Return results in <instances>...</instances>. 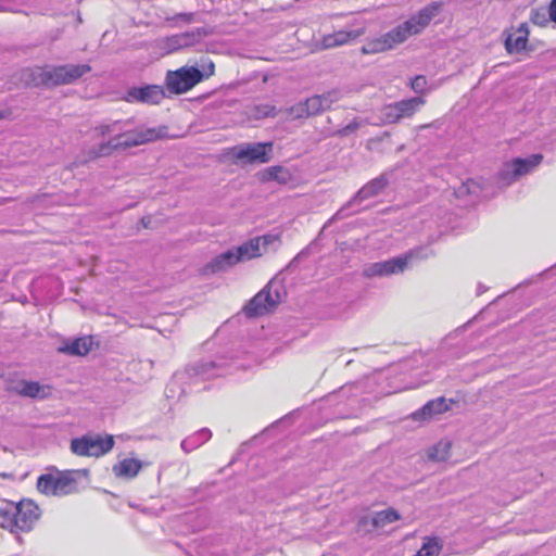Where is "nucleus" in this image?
I'll return each instance as SVG.
<instances>
[{
    "instance_id": "obj_34",
    "label": "nucleus",
    "mask_w": 556,
    "mask_h": 556,
    "mask_svg": "<svg viewBox=\"0 0 556 556\" xmlns=\"http://www.w3.org/2000/svg\"><path fill=\"white\" fill-rule=\"evenodd\" d=\"M390 50L387 42H384V38L381 35L379 38H376L366 45L363 46L362 52L364 54H374V53H380Z\"/></svg>"
},
{
    "instance_id": "obj_36",
    "label": "nucleus",
    "mask_w": 556,
    "mask_h": 556,
    "mask_svg": "<svg viewBox=\"0 0 556 556\" xmlns=\"http://www.w3.org/2000/svg\"><path fill=\"white\" fill-rule=\"evenodd\" d=\"M530 20L535 25L546 26L549 17H547V12L544 9H534L531 11Z\"/></svg>"
},
{
    "instance_id": "obj_39",
    "label": "nucleus",
    "mask_w": 556,
    "mask_h": 556,
    "mask_svg": "<svg viewBox=\"0 0 556 556\" xmlns=\"http://www.w3.org/2000/svg\"><path fill=\"white\" fill-rule=\"evenodd\" d=\"M426 85H427V79L425 76L422 75H418L416 76L412 83H410V87L412 89L417 92V93H420L425 90L426 88Z\"/></svg>"
},
{
    "instance_id": "obj_30",
    "label": "nucleus",
    "mask_w": 556,
    "mask_h": 556,
    "mask_svg": "<svg viewBox=\"0 0 556 556\" xmlns=\"http://www.w3.org/2000/svg\"><path fill=\"white\" fill-rule=\"evenodd\" d=\"M513 168H515L513 161L505 163L503 165V167L501 168V170L498 172V174L496 176V184L498 186L507 187L511 182H514L516 179H518V176L515 175V170H513Z\"/></svg>"
},
{
    "instance_id": "obj_22",
    "label": "nucleus",
    "mask_w": 556,
    "mask_h": 556,
    "mask_svg": "<svg viewBox=\"0 0 556 556\" xmlns=\"http://www.w3.org/2000/svg\"><path fill=\"white\" fill-rule=\"evenodd\" d=\"M190 376H199L203 379H212L223 375V369L215 361H202L188 368Z\"/></svg>"
},
{
    "instance_id": "obj_16",
    "label": "nucleus",
    "mask_w": 556,
    "mask_h": 556,
    "mask_svg": "<svg viewBox=\"0 0 556 556\" xmlns=\"http://www.w3.org/2000/svg\"><path fill=\"white\" fill-rule=\"evenodd\" d=\"M10 389L21 396L36 400H45L51 395V387L37 381L20 380Z\"/></svg>"
},
{
    "instance_id": "obj_41",
    "label": "nucleus",
    "mask_w": 556,
    "mask_h": 556,
    "mask_svg": "<svg viewBox=\"0 0 556 556\" xmlns=\"http://www.w3.org/2000/svg\"><path fill=\"white\" fill-rule=\"evenodd\" d=\"M214 70H215L214 63L210 62L208 65H207V71L203 72L204 75H205V78L210 77L211 75H213L214 74Z\"/></svg>"
},
{
    "instance_id": "obj_25",
    "label": "nucleus",
    "mask_w": 556,
    "mask_h": 556,
    "mask_svg": "<svg viewBox=\"0 0 556 556\" xmlns=\"http://www.w3.org/2000/svg\"><path fill=\"white\" fill-rule=\"evenodd\" d=\"M212 438V432L207 428H202L194 432L193 434L187 437L181 441V448L186 453H190L201 445H203L205 442H207Z\"/></svg>"
},
{
    "instance_id": "obj_40",
    "label": "nucleus",
    "mask_w": 556,
    "mask_h": 556,
    "mask_svg": "<svg viewBox=\"0 0 556 556\" xmlns=\"http://www.w3.org/2000/svg\"><path fill=\"white\" fill-rule=\"evenodd\" d=\"M549 20L556 23V0H552L548 7Z\"/></svg>"
},
{
    "instance_id": "obj_9",
    "label": "nucleus",
    "mask_w": 556,
    "mask_h": 556,
    "mask_svg": "<svg viewBox=\"0 0 556 556\" xmlns=\"http://www.w3.org/2000/svg\"><path fill=\"white\" fill-rule=\"evenodd\" d=\"M212 27H198L180 34L164 37L160 40V48L166 53H174L176 51L194 47L200 43L205 37L213 35Z\"/></svg>"
},
{
    "instance_id": "obj_13",
    "label": "nucleus",
    "mask_w": 556,
    "mask_h": 556,
    "mask_svg": "<svg viewBox=\"0 0 556 556\" xmlns=\"http://www.w3.org/2000/svg\"><path fill=\"white\" fill-rule=\"evenodd\" d=\"M337 100L336 91L313 96L306 99L305 102L293 106L291 112L298 118L317 115L323 111L330 109L331 104Z\"/></svg>"
},
{
    "instance_id": "obj_23",
    "label": "nucleus",
    "mask_w": 556,
    "mask_h": 556,
    "mask_svg": "<svg viewBox=\"0 0 556 556\" xmlns=\"http://www.w3.org/2000/svg\"><path fill=\"white\" fill-rule=\"evenodd\" d=\"M141 468L142 464L140 460L135 458H125L115 464L112 471L117 478L129 480L134 479Z\"/></svg>"
},
{
    "instance_id": "obj_42",
    "label": "nucleus",
    "mask_w": 556,
    "mask_h": 556,
    "mask_svg": "<svg viewBox=\"0 0 556 556\" xmlns=\"http://www.w3.org/2000/svg\"><path fill=\"white\" fill-rule=\"evenodd\" d=\"M0 11H9V10L4 7H0Z\"/></svg>"
},
{
    "instance_id": "obj_31",
    "label": "nucleus",
    "mask_w": 556,
    "mask_h": 556,
    "mask_svg": "<svg viewBox=\"0 0 556 556\" xmlns=\"http://www.w3.org/2000/svg\"><path fill=\"white\" fill-rule=\"evenodd\" d=\"M481 192V186L473 179H467L462 182L459 187L455 189V195L457 198H464L466 195L479 197Z\"/></svg>"
},
{
    "instance_id": "obj_17",
    "label": "nucleus",
    "mask_w": 556,
    "mask_h": 556,
    "mask_svg": "<svg viewBox=\"0 0 556 556\" xmlns=\"http://www.w3.org/2000/svg\"><path fill=\"white\" fill-rule=\"evenodd\" d=\"M88 469H79V470H66L60 472L56 476L55 488H56V496H64L71 493H74L78 490V476L88 477Z\"/></svg>"
},
{
    "instance_id": "obj_7",
    "label": "nucleus",
    "mask_w": 556,
    "mask_h": 556,
    "mask_svg": "<svg viewBox=\"0 0 556 556\" xmlns=\"http://www.w3.org/2000/svg\"><path fill=\"white\" fill-rule=\"evenodd\" d=\"M204 78V73L198 67L182 66L166 73L165 87L170 94H181L192 89Z\"/></svg>"
},
{
    "instance_id": "obj_1",
    "label": "nucleus",
    "mask_w": 556,
    "mask_h": 556,
    "mask_svg": "<svg viewBox=\"0 0 556 556\" xmlns=\"http://www.w3.org/2000/svg\"><path fill=\"white\" fill-rule=\"evenodd\" d=\"M123 123L115 121L111 124H103L98 127L102 136L117 132L110 141L101 143L97 156H104L111 153L112 150L117 148H130L143 143L152 142L164 136V128H146L135 131L124 130Z\"/></svg>"
},
{
    "instance_id": "obj_12",
    "label": "nucleus",
    "mask_w": 556,
    "mask_h": 556,
    "mask_svg": "<svg viewBox=\"0 0 556 556\" xmlns=\"http://www.w3.org/2000/svg\"><path fill=\"white\" fill-rule=\"evenodd\" d=\"M391 172H384L378 177L371 179L366 185H364L353 197V199L341 210L337 212L333 218H343L348 216L345 211L353 206L354 204H359L365 200L377 197L389 186Z\"/></svg>"
},
{
    "instance_id": "obj_33",
    "label": "nucleus",
    "mask_w": 556,
    "mask_h": 556,
    "mask_svg": "<svg viewBox=\"0 0 556 556\" xmlns=\"http://www.w3.org/2000/svg\"><path fill=\"white\" fill-rule=\"evenodd\" d=\"M451 443L447 441H440L437 445L432 446L429 451V458L443 462L448 457Z\"/></svg>"
},
{
    "instance_id": "obj_35",
    "label": "nucleus",
    "mask_w": 556,
    "mask_h": 556,
    "mask_svg": "<svg viewBox=\"0 0 556 556\" xmlns=\"http://www.w3.org/2000/svg\"><path fill=\"white\" fill-rule=\"evenodd\" d=\"M366 124H368V123L363 119L354 118L349 124H346L344 127L339 129L338 135L342 136V137L349 136Z\"/></svg>"
},
{
    "instance_id": "obj_8",
    "label": "nucleus",
    "mask_w": 556,
    "mask_h": 556,
    "mask_svg": "<svg viewBox=\"0 0 556 556\" xmlns=\"http://www.w3.org/2000/svg\"><path fill=\"white\" fill-rule=\"evenodd\" d=\"M424 104L421 97L386 104L380 109V122L382 125L397 124L404 118H410Z\"/></svg>"
},
{
    "instance_id": "obj_15",
    "label": "nucleus",
    "mask_w": 556,
    "mask_h": 556,
    "mask_svg": "<svg viewBox=\"0 0 556 556\" xmlns=\"http://www.w3.org/2000/svg\"><path fill=\"white\" fill-rule=\"evenodd\" d=\"M277 240L276 236L265 235L242 243L236 248L240 262L261 256L263 252H266L267 247Z\"/></svg>"
},
{
    "instance_id": "obj_37",
    "label": "nucleus",
    "mask_w": 556,
    "mask_h": 556,
    "mask_svg": "<svg viewBox=\"0 0 556 556\" xmlns=\"http://www.w3.org/2000/svg\"><path fill=\"white\" fill-rule=\"evenodd\" d=\"M254 111H255L254 116L256 118H265V117L276 115V108L273 105H269V104L256 105Z\"/></svg>"
},
{
    "instance_id": "obj_21",
    "label": "nucleus",
    "mask_w": 556,
    "mask_h": 556,
    "mask_svg": "<svg viewBox=\"0 0 556 556\" xmlns=\"http://www.w3.org/2000/svg\"><path fill=\"white\" fill-rule=\"evenodd\" d=\"M240 262V256H238L236 249L228 250L215 258H213L207 265H206V271L210 273H218L226 270L227 268L236 265Z\"/></svg>"
},
{
    "instance_id": "obj_28",
    "label": "nucleus",
    "mask_w": 556,
    "mask_h": 556,
    "mask_svg": "<svg viewBox=\"0 0 556 556\" xmlns=\"http://www.w3.org/2000/svg\"><path fill=\"white\" fill-rule=\"evenodd\" d=\"M262 181H277L286 185L291 180L290 172L282 166H271L262 173Z\"/></svg>"
},
{
    "instance_id": "obj_3",
    "label": "nucleus",
    "mask_w": 556,
    "mask_h": 556,
    "mask_svg": "<svg viewBox=\"0 0 556 556\" xmlns=\"http://www.w3.org/2000/svg\"><path fill=\"white\" fill-rule=\"evenodd\" d=\"M40 515V508L31 500L8 502L0 508V528L12 533L29 532Z\"/></svg>"
},
{
    "instance_id": "obj_2",
    "label": "nucleus",
    "mask_w": 556,
    "mask_h": 556,
    "mask_svg": "<svg viewBox=\"0 0 556 556\" xmlns=\"http://www.w3.org/2000/svg\"><path fill=\"white\" fill-rule=\"evenodd\" d=\"M442 3L432 1L413 14L408 20L383 34L384 42L391 49L405 42L409 37L421 34L441 11Z\"/></svg>"
},
{
    "instance_id": "obj_29",
    "label": "nucleus",
    "mask_w": 556,
    "mask_h": 556,
    "mask_svg": "<svg viewBox=\"0 0 556 556\" xmlns=\"http://www.w3.org/2000/svg\"><path fill=\"white\" fill-rule=\"evenodd\" d=\"M443 542L439 538H426L420 549L413 556H439Z\"/></svg>"
},
{
    "instance_id": "obj_4",
    "label": "nucleus",
    "mask_w": 556,
    "mask_h": 556,
    "mask_svg": "<svg viewBox=\"0 0 556 556\" xmlns=\"http://www.w3.org/2000/svg\"><path fill=\"white\" fill-rule=\"evenodd\" d=\"M90 71L88 64L46 65L33 73V81L45 87L70 85Z\"/></svg>"
},
{
    "instance_id": "obj_6",
    "label": "nucleus",
    "mask_w": 556,
    "mask_h": 556,
    "mask_svg": "<svg viewBox=\"0 0 556 556\" xmlns=\"http://www.w3.org/2000/svg\"><path fill=\"white\" fill-rule=\"evenodd\" d=\"M282 287L270 281L244 306L248 317H257L274 311L281 302Z\"/></svg>"
},
{
    "instance_id": "obj_27",
    "label": "nucleus",
    "mask_w": 556,
    "mask_h": 556,
    "mask_svg": "<svg viewBox=\"0 0 556 556\" xmlns=\"http://www.w3.org/2000/svg\"><path fill=\"white\" fill-rule=\"evenodd\" d=\"M92 340L88 337L77 338L72 342L65 344L60 351L70 355H86L91 350Z\"/></svg>"
},
{
    "instance_id": "obj_14",
    "label": "nucleus",
    "mask_w": 556,
    "mask_h": 556,
    "mask_svg": "<svg viewBox=\"0 0 556 556\" xmlns=\"http://www.w3.org/2000/svg\"><path fill=\"white\" fill-rule=\"evenodd\" d=\"M166 97L165 89L159 85H144L131 87L124 94L123 99L128 103H144L155 105Z\"/></svg>"
},
{
    "instance_id": "obj_18",
    "label": "nucleus",
    "mask_w": 556,
    "mask_h": 556,
    "mask_svg": "<svg viewBox=\"0 0 556 556\" xmlns=\"http://www.w3.org/2000/svg\"><path fill=\"white\" fill-rule=\"evenodd\" d=\"M453 400H446L441 396L435 400L427 402L420 409L413 413L412 417L415 420H427L435 415L447 412L453 404Z\"/></svg>"
},
{
    "instance_id": "obj_11",
    "label": "nucleus",
    "mask_w": 556,
    "mask_h": 556,
    "mask_svg": "<svg viewBox=\"0 0 556 556\" xmlns=\"http://www.w3.org/2000/svg\"><path fill=\"white\" fill-rule=\"evenodd\" d=\"M114 446L112 435L105 438L84 435L71 441V451L77 456L100 457L109 453Z\"/></svg>"
},
{
    "instance_id": "obj_10",
    "label": "nucleus",
    "mask_w": 556,
    "mask_h": 556,
    "mask_svg": "<svg viewBox=\"0 0 556 556\" xmlns=\"http://www.w3.org/2000/svg\"><path fill=\"white\" fill-rule=\"evenodd\" d=\"M273 142H253L235 146L230 155L242 164H263L271 159Z\"/></svg>"
},
{
    "instance_id": "obj_19",
    "label": "nucleus",
    "mask_w": 556,
    "mask_h": 556,
    "mask_svg": "<svg viewBox=\"0 0 556 556\" xmlns=\"http://www.w3.org/2000/svg\"><path fill=\"white\" fill-rule=\"evenodd\" d=\"M529 38V27L527 23H521L513 34L505 38V49L509 54L519 53L527 47Z\"/></svg>"
},
{
    "instance_id": "obj_43",
    "label": "nucleus",
    "mask_w": 556,
    "mask_h": 556,
    "mask_svg": "<svg viewBox=\"0 0 556 556\" xmlns=\"http://www.w3.org/2000/svg\"><path fill=\"white\" fill-rule=\"evenodd\" d=\"M4 118V113L0 112V119Z\"/></svg>"
},
{
    "instance_id": "obj_5",
    "label": "nucleus",
    "mask_w": 556,
    "mask_h": 556,
    "mask_svg": "<svg viewBox=\"0 0 556 556\" xmlns=\"http://www.w3.org/2000/svg\"><path fill=\"white\" fill-rule=\"evenodd\" d=\"M431 251L427 248L419 247L410 250L402 256L392 257L383 262L369 264L363 270L366 278L384 277L404 271L409 261L414 258H427L431 255Z\"/></svg>"
},
{
    "instance_id": "obj_24",
    "label": "nucleus",
    "mask_w": 556,
    "mask_h": 556,
    "mask_svg": "<svg viewBox=\"0 0 556 556\" xmlns=\"http://www.w3.org/2000/svg\"><path fill=\"white\" fill-rule=\"evenodd\" d=\"M401 518L400 514L394 508H387L375 513L371 517L362 519L363 525L370 522L372 528H383Z\"/></svg>"
},
{
    "instance_id": "obj_38",
    "label": "nucleus",
    "mask_w": 556,
    "mask_h": 556,
    "mask_svg": "<svg viewBox=\"0 0 556 556\" xmlns=\"http://www.w3.org/2000/svg\"><path fill=\"white\" fill-rule=\"evenodd\" d=\"M195 14L194 13H177L173 16L166 17L168 23H172L173 26H176L175 22L181 21L184 24H191L194 22Z\"/></svg>"
},
{
    "instance_id": "obj_26",
    "label": "nucleus",
    "mask_w": 556,
    "mask_h": 556,
    "mask_svg": "<svg viewBox=\"0 0 556 556\" xmlns=\"http://www.w3.org/2000/svg\"><path fill=\"white\" fill-rule=\"evenodd\" d=\"M542 160L543 156L541 154H533L527 159L517 157L513 160V164L515 166L513 170H515V175H517L519 178L520 176L527 175L530 172H532L533 168H535L541 163Z\"/></svg>"
},
{
    "instance_id": "obj_32",
    "label": "nucleus",
    "mask_w": 556,
    "mask_h": 556,
    "mask_svg": "<svg viewBox=\"0 0 556 556\" xmlns=\"http://www.w3.org/2000/svg\"><path fill=\"white\" fill-rule=\"evenodd\" d=\"M56 477L52 475H41L37 480V489L40 493L47 495H55L56 496V488L55 485Z\"/></svg>"
},
{
    "instance_id": "obj_20",
    "label": "nucleus",
    "mask_w": 556,
    "mask_h": 556,
    "mask_svg": "<svg viewBox=\"0 0 556 556\" xmlns=\"http://www.w3.org/2000/svg\"><path fill=\"white\" fill-rule=\"evenodd\" d=\"M364 34V28L353 30H338L332 34L325 35L321 39V47L324 49H331L334 47L343 46Z\"/></svg>"
}]
</instances>
